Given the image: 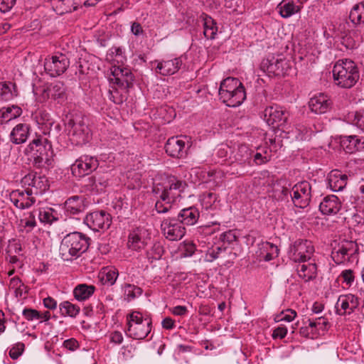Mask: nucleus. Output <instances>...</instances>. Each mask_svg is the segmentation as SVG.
<instances>
[{
  "instance_id": "nucleus-9",
  "label": "nucleus",
  "mask_w": 364,
  "mask_h": 364,
  "mask_svg": "<svg viewBox=\"0 0 364 364\" xmlns=\"http://www.w3.org/2000/svg\"><path fill=\"white\" fill-rule=\"evenodd\" d=\"M70 65L68 56L62 53H56L45 58L44 69L50 77H55L63 74Z\"/></svg>"
},
{
  "instance_id": "nucleus-25",
  "label": "nucleus",
  "mask_w": 364,
  "mask_h": 364,
  "mask_svg": "<svg viewBox=\"0 0 364 364\" xmlns=\"http://www.w3.org/2000/svg\"><path fill=\"white\" fill-rule=\"evenodd\" d=\"M9 198L14 205L19 209L28 208L36 202L33 194L29 193L26 188L24 191L18 189L11 191Z\"/></svg>"
},
{
  "instance_id": "nucleus-2",
  "label": "nucleus",
  "mask_w": 364,
  "mask_h": 364,
  "mask_svg": "<svg viewBox=\"0 0 364 364\" xmlns=\"http://www.w3.org/2000/svg\"><path fill=\"white\" fill-rule=\"evenodd\" d=\"M335 84L343 89L353 87L359 80L360 72L356 63L348 58L340 59L333 68Z\"/></svg>"
},
{
  "instance_id": "nucleus-30",
  "label": "nucleus",
  "mask_w": 364,
  "mask_h": 364,
  "mask_svg": "<svg viewBox=\"0 0 364 364\" xmlns=\"http://www.w3.org/2000/svg\"><path fill=\"white\" fill-rule=\"evenodd\" d=\"M277 9L282 18H289L300 11V0H282L277 5Z\"/></svg>"
},
{
  "instance_id": "nucleus-17",
  "label": "nucleus",
  "mask_w": 364,
  "mask_h": 364,
  "mask_svg": "<svg viewBox=\"0 0 364 364\" xmlns=\"http://www.w3.org/2000/svg\"><path fill=\"white\" fill-rule=\"evenodd\" d=\"M358 247L355 242L351 240H343L333 248L331 252L333 260L338 264L350 262L357 252Z\"/></svg>"
},
{
  "instance_id": "nucleus-35",
  "label": "nucleus",
  "mask_w": 364,
  "mask_h": 364,
  "mask_svg": "<svg viewBox=\"0 0 364 364\" xmlns=\"http://www.w3.org/2000/svg\"><path fill=\"white\" fill-rule=\"evenodd\" d=\"M105 59L114 65H122L127 61L125 49L122 47L112 46L107 50Z\"/></svg>"
},
{
  "instance_id": "nucleus-42",
  "label": "nucleus",
  "mask_w": 364,
  "mask_h": 364,
  "mask_svg": "<svg viewBox=\"0 0 364 364\" xmlns=\"http://www.w3.org/2000/svg\"><path fill=\"white\" fill-rule=\"evenodd\" d=\"M200 202L205 210H215L219 203L218 196L212 192H205L200 196Z\"/></svg>"
},
{
  "instance_id": "nucleus-20",
  "label": "nucleus",
  "mask_w": 364,
  "mask_h": 364,
  "mask_svg": "<svg viewBox=\"0 0 364 364\" xmlns=\"http://www.w3.org/2000/svg\"><path fill=\"white\" fill-rule=\"evenodd\" d=\"M161 229L164 237L170 241L179 240L186 234V228L174 218L164 219L161 222Z\"/></svg>"
},
{
  "instance_id": "nucleus-63",
  "label": "nucleus",
  "mask_w": 364,
  "mask_h": 364,
  "mask_svg": "<svg viewBox=\"0 0 364 364\" xmlns=\"http://www.w3.org/2000/svg\"><path fill=\"white\" fill-rule=\"evenodd\" d=\"M235 233L232 230H229L220 235V239L225 244H231L236 240Z\"/></svg>"
},
{
  "instance_id": "nucleus-54",
  "label": "nucleus",
  "mask_w": 364,
  "mask_h": 364,
  "mask_svg": "<svg viewBox=\"0 0 364 364\" xmlns=\"http://www.w3.org/2000/svg\"><path fill=\"white\" fill-rule=\"evenodd\" d=\"M127 90L124 91L119 87H112V90L109 91V99L112 101L114 104L121 105L124 101Z\"/></svg>"
},
{
  "instance_id": "nucleus-38",
  "label": "nucleus",
  "mask_w": 364,
  "mask_h": 364,
  "mask_svg": "<svg viewBox=\"0 0 364 364\" xmlns=\"http://www.w3.org/2000/svg\"><path fill=\"white\" fill-rule=\"evenodd\" d=\"M288 138L298 141L307 140L311 138L313 131L304 124H297L291 130H287Z\"/></svg>"
},
{
  "instance_id": "nucleus-32",
  "label": "nucleus",
  "mask_w": 364,
  "mask_h": 364,
  "mask_svg": "<svg viewBox=\"0 0 364 364\" xmlns=\"http://www.w3.org/2000/svg\"><path fill=\"white\" fill-rule=\"evenodd\" d=\"M200 217V213L197 208L191 206L182 209L178 214V220L182 225H193Z\"/></svg>"
},
{
  "instance_id": "nucleus-3",
  "label": "nucleus",
  "mask_w": 364,
  "mask_h": 364,
  "mask_svg": "<svg viewBox=\"0 0 364 364\" xmlns=\"http://www.w3.org/2000/svg\"><path fill=\"white\" fill-rule=\"evenodd\" d=\"M218 94L220 100L230 107H239L246 99L245 87L236 77L224 79L220 82Z\"/></svg>"
},
{
  "instance_id": "nucleus-22",
  "label": "nucleus",
  "mask_w": 364,
  "mask_h": 364,
  "mask_svg": "<svg viewBox=\"0 0 364 364\" xmlns=\"http://www.w3.org/2000/svg\"><path fill=\"white\" fill-rule=\"evenodd\" d=\"M359 298L353 294L340 295L335 305L336 312L339 316L351 314L359 306Z\"/></svg>"
},
{
  "instance_id": "nucleus-1",
  "label": "nucleus",
  "mask_w": 364,
  "mask_h": 364,
  "mask_svg": "<svg viewBox=\"0 0 364 364\" xmlns=\"http://www.w3.org/2000/svg\"><path fill=\"white\" fill-rule=\"evenodd\" d=\"M186 183L173 176H170L159 183H155L153 187V193L159 198L155 204V208L159 213H167L172 204L181 197L184 191Z\"/></svg>"
},
{
  "instance_id": "nucleus-53",
  "label": "nucleus",
  "mask_w": 364,
  "mask_h": 364,
  "mask_svg": "<svg viewBox=\"0 0 364 364\" xmlns=\"http://www.w3.org/2000/svg\"><path fill=\"white\" fill-rule=\"evenodd\" d=\"M308 322L309 326L311 328V331L318 333L324 331L328 324L327 319L322 316L312 319L309 318L308 319Z\"/></svg>"
},
{
  "instance_id": "nucleus-41",
  "label": "nucleus",
  "mask_w": 364,
  "mask_h": 364,
  "mask_svg": "<svg viewBox=\"0 0 364 364\" xmlns=\"http://www.w3.org/2000/svg\"><path fill=\"white\" fill-rule=\"evenodd\" d=\"M235 161L239 164H250L252 151L245 144H241L237 146V149L232 151Z\"/></svg>"
},
{
  "instance_id": "nucleus-14",
  "label": "nucleus",
  "mask_w": 364,
  "mask_h": 364,
  "mask_svg": "<svg viewBox=\"0 0 364 364\" xmlns=\"http://www.w3.org/2000/svg\"><path fill=\"white\" fill-rule=\"evenodd\" d=\"M21 184L33 195L43 194L49 188L47 178L34 172H30L24 176L21 179Z\"/></svg>"
},
{
  "instance_id": "nucleus-44",
  "label": "nucleus",
  "mask_w": 364,
  "mask_h": 364,
  "mask_svg": "<svg viewBox=\"0 0 364 364\" xmlns=\"http://www.w3.org/2000/svg\"><path fill=\"white\" fill-rule=\"evenodd\" d=\"M95 289L92 285L79 284L74 289V296L77 301H85L94 294Z\"/></svg>"
},
{
  "instance_id": "nucleus-6",
  "label": "nucleus",
  "mask_w": 364,
  "mask_h": 364,
  "mask_svg": "<svg viewBox=\"0 0 364 364\" xmlns=\"http://www.w3.org/2000/svg\"><path fill=\"white\" fill-rule=\"evenodd\" d=\"M33 92L39 102L52 100L62 104L67 99L66 87L61 82L50 83L45 86L33 87Z\"/></svg>"
},
{
  "instance_id": "nucleus-36",
  "label": "nucleus",
  "mask_w": 364,
  "mask_h": 364,
  "mask_svg": "<svg viewBox=\"0 0 364 364\" xmlns=\"http://www.w3.org/2000/svg\"><path fill=\"white\" fill-rule=\"evenodd\" d=\"M200 19L203 23V34L207 39L213 40L215 38L218 33L217 23L210 16L202 14Z\"/></svg>"
},
{
  "instance_id": "nucleus-56",
  "label": "nucleus",
  "mask_w": 364,
  "mask_h": 364,
  "mask_svg": "<svg viewBox=\"0 0 364 364\" xmlns=\"http://www.w3.org/2000/svg\"><path fill=\"white\" fill-rule=\"evenodd\" d=\"M36 121L39 125L44 126L46 129H51L54 124L53 119L46 111H40L36 116Z\"/></svg>"
},
{
  "instance_id": "nucleus-34",
  "label": "nucleus",
  "mask_w": 364,
  "mask_h": 364,
  "mask_svg": "<svg viewBox=\"0 0 364 364\" xmlns=\"http://www.w3.org/2000/svg\"><path fill=\"white\" fill-rule=\"evenodd\" d=\"M296 270L299 277L304 282H308L316 277L317 268L314 262L308 261L299 262Z\"/></svg>"
},
{
  "instance_id": "nucleus-51",
  "label": "nucleus",
  "mask_w": 364,
  "mask_h": 364,
  "mask_svg": "<svg viewBox=\"0 0 364 364\" xmlns=\"http://www.w3.org/2000/svg\"><path fill=\"white\" fill-rule=\"evenodd\" d=\"M338 279L341 281L344 288L349 289L355 283V272L350 269H344L340 273Z\"/></svg>"
},
{
  "instance_id": "nucleus-59",
  "label": "nucleus",
  "mask_w": 364,
  "mask_h": 364,
  "mask_svg": "<svg viewBox=\"0 0 364 364\" xmlns=\"http://www.w3.org/2000/svg\"><path fill=\"white\" fill-rule=\"evenodd\" d=\"M254 162L257 165H261L268 162L271 159V154L267 149H262V151L257 152L254 156Z\"/></svg>"
},
{
  "instance_id": "nucleus-31",
  "label": "nucleus",
  "mask_w": 364,
  "mask_h": 364,
  "mask_svg": "<svg viewBox=\"0 0 364 364\" xmlns=\"http://www.w3.org/2000/svg\"><path fill=\"white\" fill-rule=\"evenodd\" d=\"M31 132V127L26 123L16 125L11 132V141L15 144H23L26 141Z\"/></svg>"
},
{
  "instance_id": "nucleus-55",
  "label": "nucleus",
  "mask_w": 364,
  "mask_h": 364,
  "mask_svg": "<svg viewBox=\"0 0 364 364\" xmlns=\"http://www.w3.org/2000/svg\"><path fill=\"white\" fill-rule=\"evenodd\" d=\"M226 250V247L222 246H215L212 247L210 248H208L207 250H200V252H205V260L207 262H213L215 259H218L220 255L224 252Z\"/></svg>"
},
{
  "instance_id": "nucleus-12",
  "label": "nucleus",
  "mask_w": 364,
  "mask_h": 364,
  "mask_svg": "<svg viewBox=\"0 0 364 364\" xmlns=\"http://www.w3.org/2000/svg\"><path fill=\"white\" fill-rule=\"evenodd\" d=\"M191 146V138L186 135L172 136L168 139L165 150L168 155L173 158H183Z\"/></svg>"
},
{
  "instance_id": "nucleus-24",
  "label": "nucleus",
  "mask_w": 364,
  "mask_h": 364,
  "mask_svg": "<svg viewBox=\"0 0 364 364\" xmlns=\"http://www.w3.org/2000/svg\"><path fill=\"white\" fill-rule=\"evenodd\" d=\"M86 199L82 196H73L64 203V212L67 216L74 217L82 213L86 209Z\"/></svg>"
},
{
  "instance_id": "nucleus-39",
  "label": "nucleus",
  "mask_w": 364,
  "mask_h": 364,
  "mask_svg": "<svg viewBox=\"0 0 364 364\" xmlns=\"http://www.w3.org/2000/svg\"><path fill=\"white\" fill-rule=\"evenodd\" d=\"M22 114L21 107L15 105L4 107L0 109V124H4L20 117Z\"/></svg>"
},
{
  "instance_id": "nucleus-8",
  "label": "nucleus",
  "mask_w": 364,
  "mask_h": 364,
  "mask_svg": "<svg viewBox=\"0 0 364 364\" xmlns=\"http://www.w3.org/2000/svg\"><path fill=\"white\" fill-rule=\"evenodd\" d=\"M289 112L277 105L267 107L263 112V119L269 126L282 129L284 132L288 129Z\"/></svg>"
},
{
  "instance_id": "nucleus-57",
  "label": "nucleus",
  "mask_w": 364,
  "mask_h": 364,
  "mask_svg": "<svg viewBox=\"0 0 364 364\" xmlns=\"http://www.w3.org/2000/svg\"><path fill=\"white\" fill-rule=\"evenodd\" d=\"M196 250V245L191 241H184L179 246L181 255L183 257H191Z\"/></svg>"
},
{
  "instance_id": "nucleus-49",
  "label": "nucleus",
  "mask_w": 364,
  "mask_h": 364,
  "mask_svg": "<svg viewBox=\"0 0 364 364\" xmlns=\"http://www.w3.org/2000/svg\"><path fill=\"white\" fill-rule=\"evenodd\" d=\"M122 289L124 299L128 301L140 296L142 294V289L140 287L128 283L122 284Z\"/></svg>"
},
{
  "instance_id": "nucleus-16",
  "label": "nucleus",
  "mask_w": 364,
  "mask_h": 364,
  "mask_svg": "<svg viewBox=\"0 0 364 364\" xmlns=\"http://www.w3.org/2000/svg\"><path fill=\"white\" fill-rule=\"evenodd\" d=\"M66 131L71 143L73 144H84L90 140V129L83 122H74L73 120H70L66 125Z\"/></svg>"
},
{
  "instance_id": "nucleus-13",
  "label": "nucleus",
  "mask_w": 364,
  "mask_h": 364,
  "mask_svg": "<svg viewBox=\"0 0 364 364\" xmlns=\"http://www.w3.org/2000/svg\"><path fill=\"white\" fill-rule=\"evenodd\" d=\"M151 231L145 227L132 229L127 237V248L132 251H141L151 240Z\"/></svg>"
},
{
  "instance_id": "nucleus-62",
  "label": "nucleus",
  "mask_w": 364,
  "mask_h": 364,
  "mask_svg": "<svg viewBox=\"0 0 364 364\" xmlns=\"http://www.w3.org/2000/svg\"><path fill=\"white\" fill-rule=\"evenodd\" d=\"M109 341L114 345H120L124 341L123 333L119 331H112L109 335Z\"/></svg>"
},
{
  "instance_id": "nucleus-18",
  "label": "nucleus",
  "mask_w": 364,
  "mask_h": 364,
  "mask_svg": "<svg viewBox=\"0 0 364 364\" xmlns=\"http://www.w3.org/2000/svg\"><path fill=\"white\" fill-rule=\"evenodd\" d=\"M109 80L124 91L132 86L134 75L127 68H122V65H113L111 68V75Z\"/></svg>"
},
{
  "instance_id": "nucleus-43",
  "label": "nucleus",
  "mask_w": 364,
  "mask_h": 364,
  "mask_svg": "<svg viewBox=\"0 0 364 364\" xmlns=\"http://www.w3.org/2000/svg\"><path fill=\"white\" fill-rule=\"evenodd\" d=\"M17 95L16 85L11 82H0V99L4 101L11 100Z\"/></svg>"
},
{
  "instance_id": "nucleus-60",
  "label": "nucleus",
  "mask_w": 364,
  "mask_h": 364,
  "mask_svg": "<svg viewBox=\"0 0 364 364\" xmlns=\"http://www.w3.org/2000/svg\"><path fill=\"white\" fill-rule=\"evenodd\" d=\"M25 346L21 342L14 344L9 350V355L13 360H16L24 351Z\"/></svg>"
},
{
  "instance_id": "nucleus-26",
  "label": "nucleus",
  "mask_w": 364,
  "mask_h": 364,
  "mask_svg": "<svg viewBox=\"0 0 364 364\" xmlns=\"http://www.w3.org/2000/svg\"><path fill=\"white\" fill-rule=\"evenodd\" d=\"M330 97L324 93H318L313 96L309 102V107L315 114H321L327 112L331 107Z\"/></svg>"
},
{
  "instance_id": "nucleus-27",
  "label": "nucleus",
  "mask_w": 364,
  "mask_h": 364,
  "mask_svg": "<svg viewBox=\"0 0 364 364\" xmlns=\"http://www.w3.org/2000/svg\"><path fill=\"white\" fill-rule=\"evenodd\" d=\"M341 146L347 153H354L364 149V135L343 136L341 139Z\"/></svg>"
},
{
  "instance_id": "nucleus-28",
  "label": "nucleus",
  "mask_w": 364,
  "mask_h": 364,
  "mask_svg": "<svg viewBox=\"0 0 364 364\" xmlns=\"http://www.w3.org/2000/svg\"><path fill=\"white\" fill-rule=\"evenodd\" d=\"M341 203L335 195L327 196L319 205V210L323 215H334L340 210Z\"/></svg>"
},
{
  "instance_id": "nucleus-64",
  "label": "nucleus",
  "mask_w": 364,
  "mask_h": 364,
  "mask_svg": "<svg viewBox=\"0 0 364 364\" xmlns=\"http://www.w3.org/2000/svg\"><path fill=\"white\" fill-rule=\"evenodd\" d=\"M23 316L28 321H33L39 319V311L32 309H24L23 310Z\"/></svg>"
},
{
  "instance_id": "nucleus-19",
  "label": "nucleus",
  "mask_w": 364,
  "mask_h": 364,
  "mask_svg": "<svg viewBox=\"0 0 364 364\" xmlns=\"http://www.w3.org/2000/svg\"><path fill=\"white\" fill-rule=\"evenodd\" d=\"M51 144L46 138L38 136L28 144L27 151L34 157L36 164H41L48 160V151Z\"/></svg>"
},
{
  "instance_id": "nucleus-52",
  "label": "nucleus",
  "mask_w": 364,
  "mask_h": 364,
  "mask_svg": "<svg viewBox=\"0 0 364 364\" xmlns=\"http://www.w3.org/2000/svg\"><path fill=\"white\" fill-rule=\"evenodd\" d=\"M164 253V247L159 242H154L146 251V258L150 262L159 259Z\"/></svg>"
},
{
  "instance_id": "nucleus-58",
  "label": "nucleus",
  "mask_w": 364,
  "mask_h": 364,
  "mask_svg": "<svg viewBox=\"0 0 364 364\" xmlns=\"http://www.w3.org/2000/svg\"><path fill=\"white\" fill-rule=\"evenodd\" d=\"M296 316V312L291 309H287L286 310L282 311L280 314L276 315L274 318V321L276 322L279 321H287L291 322L292 321Z\"/></svg>"
},
{
  "instance_id": "nucleus-29",
  "label": "nucleus",
  "mask_w": 364,
  "mask_h": 364,
  "mask_svg": "<svg viewBox=\"0 0 364 364\" xmlns=\"http://www.w3.org/2000/svg\"><path fill=\"white\" fill-rule=\"evenodd\" d=\"M348 176L338 170L331 171L327 177L328 185L333 192L342 191L347 184Z\"/></svg>"
},
{
  "instance_id": "nucleus-11",
  "label": "nucleus",
  "mask_w": 364,
  "mask_h": 364,
  "mask_svg": "<svg viewBox=\"0 0 364 364\" xmlns=\"http://www.w3.org/2000/svg\"><path fill=\"white\" fill-rule=\"evenodd\" d=\"M290 196L294 206L299 208H306L311 198V186L310 183L303 181L296 183L291 189Z\"/></svg>"
},
{
  "instance_id": "nucleus-33",
  "label": "nucleus",
  "mask_w": 364,
  "mask_h": 364,
  "mask_svg": "<svg viewBox=\"0 0 364 364\" xmlns=\"http://www.w3.org/2000/svg\"><path fill=\"white\" fill-rule=\"evenodd\" d=\"M257 253L259 259L268 262L278 256L279 249L275 245L269 242H264L259 244V249Z\"/></svg>"
},
{
  "instance_id": "nucleus-21",
  "label": "nucleus",
  "mask_w": 364,
  "mask_h": 364,
  "mask_svg": "<svg viewBox=\"0 0 364 364\" xmlns=\"http://www.w3.org/2000/svg\"><path fill=\"white\" fill-rule=\"evenodd\" d=\"M84 222L91 230L100 231L109 228L112 218L106 211H94L86 215Z\"/></svg>"
},
{
  "instance_id": "nucleus-40",
  "label": "nucleus",
  "mask_w": 364,
  "mask_h": 364,
  "mask_svg": "<svg viewBox=\"0 0 364 364\" xmlns=\"http://www.w3.org/2000/svg\"><path fill=\"white\" fill-rule=\"evenodd\" d=\"M90 190L96 193L103 191L109 184L108 174L98 175L88 178Z\"/></svg>"
},
{
  "instance_id": "nucleus-45",
  "label": "nucleus",
  "mask_w": 364,
  "mask_h": 364,
  "mask_svg": "<svg viewBox=\"0 0 364 364\" xmlns=\"http://www.w3.org/2000/svg\"><path fill=\"white\" fill-rule=\"evenodd\" d=\"M36 226L35 212H29L23 215L19 220L18 228L21 232H30Z\"/></svg>"
},
{
  "instance_id": "nucleus-10",
  "label": "nucleus",
  "mask_w": 364,
  "mask_h": 364,
  "mask_svg": "<svg viewBox=\"0 0 364 364\" xmlns=\"http://www.w3.org/2000/svg\"><path fill=\"white\" fill-rule=\"evenodd\" d=\"M314 252V247L311 241L297 240L289 247V258L294 262H308Z\"/></svg>"
},
{
  "instance_id": "nucleus-7",
  "label": "nucleus",
  "mask_w": 364,
  "mask_h": 364,
  "mask_svg": "<svg viewBox=\"0 0 364 364\" xmlns=\"http://www.w3.org/2000/svg\"><path fill=\"white\" fill-rule=\"evenodd\" d=\"M262 68L277 76H284L289 74L291 70V62L282 54L269 55L261 63Z\"/></svg>"
},
{
  "instance_id": "nucleus-23",
  "label": "nucleus",
  "mask_w": 364,
  "mask_h": 364,
  "mask_svg": "<svg viewBox=\"0 0 364 364\" xmlns=\"http://www.w3.org/2000/svg\"><path fill=\"white\" fill-rule=\"evenodd\" d=\"M183 56L171 60H155L151 65H156L154 72L164 76L173 75L177 73L183 65Z\"/></svg>"
},
{
  "instance_id": "nucleus-5",
  "label": "nucleus",
  "mask_w": 364,
  "mask_h": 364,
  "mask_svg": "<svg viewBox=\"0 0 364 364\" xmlns=\"http://www.w3.org/2000/svg\"><path fill=\"white\" fill-rule=\"evenodd\" d=\"M126 335L134 340H144L151 333L152 319L149 314L133 311L127 316Z\"/></svg>"
},
{
  "instance_id": "nucleus-4",
  "label": "nucleus",
  "mask_w": 364,
  "mask_h": 364,
  "mask_svg": "<svg viewBox=\"0 0 364 364\" xmlns=\"http://www.w3.org/2000/svg\"><path fill=\"white\" fill-rule=\"evenodd\" d=\"M89 237L73 232L65 235L60 246V254L64 261H72L80 257L89 247Z\"/></svg>"
},
{
  "instance_id": "nucleus-37",
  "label": "nucleus",
  "mask_w": 364,
  "mask_h": 364,
  "mask_svg": "<svg viewBox=\"0 0 364 364\" xmlns=\"http://www.w3.org/2000/svg\"><path fill=\"white\" fill-rule=\"evenodd\" d=\"M54 11L59 15L76 10L78 3L75 0H51Z\"/></svg>"
},
{
  "instance_id": "nucleus-48",
  "label": "nucleus",
  "mask_w": 364,
  "mask_h": 364,
  "mask_svg": "<svg viewBox=\"0 0 364 364\" xmlns=\"http://www.w3.org/2000/svg\"><path fill=\"white\" fill-rule=\"evenodd\" d=\"M38 215L40 222L44 224H51L58 219L57 211L48 207L39 209Z\"/></svg>"
},
{
  "instance_id": "nucleus-15",
  "label": "nucleus",
  "mask_w": 364,
  "mask_h": 364,
  "mask_svg": "<svg viewBox=\"0 0 364 364\" xmlns=\"http://www.w3.org/2000/svg\"><path fill=\"white\" fill-rule=\"evenodd\" d=\"M99 165V160L96 157L82 155L71 165V172L74 176L81 178L96 170Z\"/></svg>"
},
{
  "instance_id": "nucleus-46",
  "label": "nucleus",
  "mask_w": 364,
  "mask_h": 364,
  "mask_svg": "<svg viewBox=\"0 0 364 364\" xmlns=\"http://www.w3.org/2000/svg\"><path fill=\"white\" fill-rule=\"evenodd\" d=\"M60 314L63 316L75 318L80 311V307L69 301H64L59 304Z\"/></svg>"
},
{
  "instance_id": "nucleus-47",
  "label": "nucleus",
  "mask_w": 364,
  "mask_h": 364,
  "mask_svg": "<svg viewBox=\"0 0 364 364\" xmlns=\"http://www.w3.org/2000/svg\"><path fill=\"white\" fill-rule=\"evenodd\" d=\"M349 18L355 25L364 23V1L353 6L350 12Z\"/></svg>"
},
{
  "instance_id": "nucleus-50",
  "label": "nucleus",
  "mask_w": 364,
  "mask_h": 364,
  "mask_svg": "<svg viewBox=\"0 0 364 364\" xmlns=\"http://www.w3.org/2000/svg\"><path fill=\"white\" fill-rule=\"evenodd\" d=\"M101 274L102 279L105 281V283L112 286L115 284L118 278L119 272L114 267H106L103 268Z\"/></svg>"
},
{
  "instance_id": "nucleus-61",
  "label": "nucleus",
  "mask_w": 364,
  "mask_h": 364,
  "mask_svg": "<svg viewBox=\"0 0 364 364\" xmlns=\"http://www.w3.org/2000/svg\"><path fill=\"white\" fill-rule=\"evenodd\" d=\"M22 251L21 244L15 240H10L7 247L8 255H19Z\"/></svg>"
}]
</instances>
